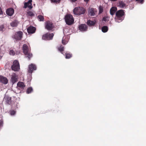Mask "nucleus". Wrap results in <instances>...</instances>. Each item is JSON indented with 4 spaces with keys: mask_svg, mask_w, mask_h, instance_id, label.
<instances>
[{
    "mask_svg": "<svg viewBox=\"0 0 146 146\" xmlns=\"http://www.w3.org/2000/svg\"><path fill=\"white\" fill-rule=\"evenodd\" d=\"M125 11L122 9H120L117 11L115 13V18L116 22H120L124 20L125 13Z\"/></svg>",
    "mask_w": 146,
    "mask_h": 146,
    "instance_id": "nucleus-1",
    "label": "nucleus"
},
{
    "mask_svg": "<svg viewBox=\"0 0 146 146\" xmlns=\"http://www.w3.org/2000/svg\"><path fill=\"white\" fill-rule=\"evenodd\" d=\"M23 50L24 53L26 55L25 57L28 58L29 60L33 56L31 53L28 50L27 46L26 44H23Z\"/></svg>",
    "mask_w": 146,
    "mask_h": 146,
    "instance_id": "nucleus-2",
    "label": "nucleus"
},
{
    "mask_svg": "<svg viewBox=\"0 0 146 146\" xmlns=\"http://www.w3.org/2000/svg\"><path fill=\"white\" fill-rule=\"evenodd\" d=\"M86 10L82 7H75L74 9V14L76 15H80L85 13Z\"/></svg>",
    "mask_w": 146,
    "mask_h": 146,
    "instance_id": "nucleus-3",
    "label": "nucleus"
},
{
    "mask_svg": "<svg viewBox=\"0 0 146 146\" xmlns=\"http://www.w3.org/2000/svg\"><path fill=\"white\" fill-rule=\"evenodd\" d=\"M64 19L67 24L70 25L73 23V18L72 15L67 14L65 16Z\"/></svg>",
    "mask_w": 146,
    "mask_h": 146,
    "instance_id": "nucleus-4",
    "label": "nucleus"
},
{
    "mask_svg": "<svg viewBox=\"0 0 146 146\" xmlns=\"http://www.w3.org/2000/svg\"><path fill=\"white\" fill-rule=\"evenodd\" d=\"M12 70L15 71H18L19 69V64L17 60H15L13 62V65L11 66Z\"/></svg>",
    "mask_w": 146,
    "mask_h": 146,
    "instance_id": "nucleus-5",
    "label": "nucleus"
},
{
    "mask_svg": "<svg viewBox=\"0 0 146 146\" xmlns=\"http://www.w3.org/2000/svg\"><path fill=\"white\" fill-rule=\"evenodd\" d=\"M23 33L21 31H19L16 33L14 36V38L17 40H20L22 37Z\"/></svg>",
    "mask_w": 146,
    "mask_h": 146,
    "instance_id": "nucleus-6",
    "label": "nucleus"
},
{
    "mask_svg": "<svg viewBox=\"0 0 146 146\" xmlns=\"http://www.w3.org/2000/svg\"><path fill=\"white\" fill-rule=\"evenodd\" d=\"M18 76L14 73H13L11 76V83L13 84L17 81Z\"/></svg>",
    "mask_w": 146,
    "mask_h": 146,
    "instance_id": "nucleus-7",
    "label": "nucleus"
},
{
    "mask_svg": "<svg viewBox=\"0 0 146 146\" xmlns=\"http://www.w3.org/2000/svg\"><path fill=\"white\" fill-rule=\"evenodd\" d=\"M53 27L52 23V22L48 21L45 23V28L48 30H52Z\"/></svg>",
    "mask_w": 146,
    "mask_h": 146,
    "instance_id": "nucleus-8",
    "label": "nucleus"
},
{
    "mask_svg": "<svg viewBox=\"0 0 146 146\" xmlns=\"http://www.w3.org/2000/svg\"><path fill=\"white\" fill-rule=\"evenodd\" d=\"M97 12L96 9L92 8L89 9L88 10L89 14L91 16H94Z\"/></svg>",
    "mask_w": 146,
    "mask_h": 146,
    "instance_id": "nucleus-9",
    "label": "nucleus"
},
{
    "mask_svg": "<svg viewBox=\"0 0 146 146\" xmlns=\"http://www.w3.org/2000/svg\"><path fill=\"white\" fill-rule=\"evenodd\" d=\"M8 80L7 78L3 76H0V82L4 84H6L8 83Z\"/></svg>",
    "mask_w": 146,
    "mask_h": 146,
    "instance_id": "nucleus-10",
    "label": "nucleus"
},
{
    "mask_svg": "<svg viewBox=\"0 0 146 146\" xmlns=\"http://www.w3.org/2000/svg\"><path fill=\"white\" fill-rule=\"evenodd\" d=\"M32 0H29L28 2L25 3L24 4V8H26L27 7H28L29 9H31L33 8V6L32 5Z\"/></svg>",
    "mask_w": 146,
    "mask_h": 146,
    "instance_id": "nucleus-11",
    "label": "nucleus"
},
{
    "mask_svg": "<svg viewBox=\"0 0 146 146\" xmlns=\"http://www.w3.org/2000/svg\"><path fill=\"white\" fill-rule=\"evenodd\" d=\"M79 29L81 31H85L87 30L88 27L85 24H81L79 26Z\"/></svg>",
    "mask_w": 146,
    "mask_h": 146,
    "instance_id": "nucleus-12",
    "label": "nucleus"
},
{
    "mask_svg": "<svg viewBox=\"0 0 146 146\" xmlns=\"http://www.w3.org/2000/svg\"><path fill=\"white\" fill-rule=\"evenodd\" d=\"M36 69V66L33 64H31L29 65L28 71L29 73H32L33 71Z\"/></svg>",
    "mask_w": 146,
    "mask_h": 146,
    "instance_id": "nucleus-13",
    "label": "nucleus"
},
{
    "mask_svg": "<svg viewBox=\"0 0 146 146\" xmlns=\"http://www.w3.org/2000/svg\"><path fill=\"white\" fill-rule=\"evenodd\" d=\"M14 10L12 8H10L7 9L6 11V14L9 16H11L13 14Z\"/></svg>",
    "mask_w": 146,
    "mask_h": 146,
    "instance_id": "nucleus-14",
    "label": "nucleus"
},
{
    "mask_svg": "<svg viewBox=\"0 0 146 146\" xmlns=\"http://www.w3.org/2000/svg\"><path fill=\"white\" fill-rule=\"evenodd\" d=\"M35 28L33 26H30L27 29V31L29 33H33L35 32Z\"/></svg>",
    "mask_w": 146,
    "mask_h": 146,
    "instance_id": "nucleus-15",
    "label": "nucleus"
},
{
    "mask_svg": "<svg viewBox=\"0 0 146 146\" xmlns=\"http://www.w3.org/2000/svg\"><path fill=\"white\" fill-rule=\"evenodd\" d=\"M117 10V8L116 7H113L110 9V14L112 15H113L115 12H116Z\"/></svg>",
    "mask_w": 146,
    "mask_h": 146,
    "instance_id": "nucleus-16",
    "label": "nucleus"
},
{
    "mask_svg": "<svg viewBox=\"0 0 146 146\" xmlns=\"http://www.w3.org/2000/svg\"><path fill=\"white\" fill-rule=\"evenodd\" d=\"M4 100L7 104H11V98L8 96H6L4 98Z\"/></svg>",
    "mask_w": 146,
    "mask_h": 146,
    "instance_id": "nucleus-17",
    "label": "nucleus"
},
{
    "mask_svg": "<svg viewBox=\"0 0 146 146\" xmlns=\"http://www.w3.org/2000/svg\"><path fill=\"white\" fill-rule=\"evenodd\" d=\"M119 6L121 8H123L126 7V5L125 3L123 1H120L119 3Z\"/></svg>",
    "mask_w": 146,
    "mask_h": 146,
    "instance_id": "nucleus-18",
    "label": "nucleus"
},
{
    "mask_svg": "<svg viewBox=\"0 0 146 146\" xmlns=\"http://www.w3.org/2000/svg\"><path fill=\"white\" fill-rule=\"evenodd\" d=\"M18 87L20 88H23L25 87V85L24 83L22 82H19L17 84Z\"/></svg>",
    "mask_w": 146,
    "mask_h": 146,
    "instance_id": "nucleus-19",
    "label": "nucleus"
},
{
    "mask_svg": "<svg viewBox=\"0 0 146 146\" xmlns=\"http://www.w3.org/2000/svg\"><path fill=\"white\" fill-rule=\"evenodd\" d=\"M95 22L94 21H92L90 20H88L87 22V24L89 26H92L95 24Z\"/></svg>",
    "mask_w": 146,
    "mask_h": 146,
    "instance_id": "nucleus-20",
    "label": "nucleus"
},
{
    "mask_svg": "<svg viewBox=\"0 0 146 146\" xmlns=\"http://www.w3.org/2000/svg\"><path fill=\"white\" fill-rule=\"evenodd\" d=\"M18 24L17 21L16 20H15L11 22L10 24L12 27H15L17 26Z\"/></svg>",
    "mask_w": 146,
    "mask_h": 146,
    "instance_id": "nucleus-21",
    "label": "nucleus"
},
{
    "mask_svg": "<svg viewBox=\"0 0 146 146\" xmlns=\"http://www.w3.org/2000/svg\"><path fill=\"white\" fill-rule=\"evenodd\" d=\"M48 33H47L43 35L42 39L43 40H49Z\"/></svg>",
    "mask_w": 146,
    "mask_h": 146,
    "instance_id": "nucleus-22",
    "label": "nucleus"
},
{
    "mask_svg": "<svg viewBox=\"0 0 146 146\" xmlns=\"http://www.w3.org/2000/svg\"><path fill=\"white\" fill-rule=\"evenodd\" d=\"M108 30V27L106 26H104L102 28V31L104 33L107 32Z\"/></svg>",
    "mask_w": 146,
    "mask_h": 146,
    "instance_id": "nucleus-23",
    "label": "nucleus"
},
{
    "mask_svg": "<svg viewBox=\"0 0 146 146\" xmlns=\"http://www.w3.org/2000/svg\"><path fill=\"white\" fill-rule=\"evenodd\" d=\"M37 18L40 21H43L44 20V17L41 15H39L37 17Z\"/></svg>",
    "mask_w": 146,
    "mask_h": 146,
    "instance_id": "nucleus-24",
    "label": "nucleus"
},
{
    "mask_svg": "<svg viewBox=\"0 0 146 146\" xmlns=\"http://www.w3.org/2000/svg\"><path fill=\"white\" fill-rule=\"evenodd\" d=\"M72 54H70L68 53H66V57L65 58H66L68 59L69 58L71 57H72Z\"/></svg>",
    "mask_w": 146,
    "mask_h": 146,
    "instance_id": "nucleus-25",
    "label": "nucleus"
},
{
    "mask_svg": "<svg viewBox=\"0 0 146 146\" xmlns=\"http://www.w3.org/2000/svg\"><path fill=\"white\" fill-rule=\"evenodd\" d=\"M33 91V89L32 88L30 87L27 90V92L28 94L31 93Z\"/></svg>",
    "mask_w": 146,
    "mask_h": 146,
    "instance_id": "nucleus-26",
    "label": "nucleus"
},
{
    "mask_svg": "<svg viewBox=\"0 0 146 146\" xmlns=\"http://www.w3.org/2000/svg\"><path fill=\"white\" fill-rule=\"evenodd\" d=\"M99 13L100 14L102 13L103 11V7L101 6H100L99 8Z\"/></svg>",
    "mask_w": 146,
    "mask_h": 146,
    "instance_id": "nucleus-27",
    "label": "nucleus"
},
{
    "mask_svg": "<svg viewBox=\"0 0 146 146\" xmlns=\"http://www.w3.org/2000/svg\"><path fill=\"white\" fill-rule=\"evenodd\" d=\"M54 36V35L53 33L49 34L48 33V37L49 40L52 39Z\"/></svg>",
    "mask_w": 146,
    "mask_h": 146,
    "instance_id": "nucleus-28",
    "label": "nucleus"
},
{
    "mask_svg": "<svg viewBox=\"0 0 146 146\" xmlns=\"http://www.w3.org/2000/svg\"><path fill=\"white\" fill-rule=\"evenodd\" d=\"M64 47L63 46L61 45L60 47L58 48V50L61 52L62 51L64 50Z\"/></svg>",
    "mask_w": 146,
    "mask_h": 146,
    "instance_id": "nucleus-29",
    "label": "nucleus"
},
{
    "mask_svg": "<svg viewBox=\"0 0 146 146\" xmlns=\"http://www.w3.org/2000/svg\"><path fill=\"white\" fill-rule=\"evenodd\" d=\"M27 14L28 15L30 16H32L34 15V14L31 11H28L27 12Z\"/></svg>",
    "mask_w": 146,
    "mask_h": 146,
    "instance_id": "nucleus-30",
    "label": "nucleus"
},
{
    "mask_svg": "<svg viewBox=\"0 0 146 146\" xmlns=\"http://www.w3.org/2000/svg\"><path fill=\"white\" fill-rule=\"evenodd\" d=\"M15 52L12 50H11L10 51L9 54L11 55H14L15 54Z\"/></svg>",
    "mask_w": 146,
    "mask_h": 146,
    "instance_id": "nucleus-31",
    "label": "nucleus"
},
{
    "mask_svg": "<svg viewBox=\"0 0 146 146\" xmlns=\"http://www.w3.org/2000/svg\"><path fill=\"white\" fill-rule=\"evenodd\" d=\"M52 2L54 3L59 2L60 1V0H51Z\"/></svg>",
    "mask_w": 146,
    "mask_h": 146,
    "instance_id": "nucleus-32",
    "label": "nucleus"
},
{
    "mask_svg": "<svg viewBox=\"0 0 146 146\" xmlns=\"http://www.w3.org/2000/svg\"><path fill=\"white\" fill-rule=\"evenodd\" d=\"M136 1L141 4L143 3L144 2V0H136Z\"/></svg>",
    "mask_w": 146,
    "mask_h": 146,
    "instance_id": "nucleus-33",
    "label": "nucleus"
},
{
    "mask_svg": "<svg viewBox=\"0 0 146 146\" xmlns=\"http://www.w3.org/2000/svg\"><path fill=\"white\" fill-rule=\"evenodd\" d=\"M67 42L66 40H63L62 39V44L65 45L67 44Z\"/></svg>",
    "mask_w": 146,
    "mask_h": 146,
    "instance_id": "nucleus-34",
    "label": "nucleus"
},
{
    "mask_svg": "<svg viewBox=\"0 0 146 146\" xmlns=\"http://www.w3.org/2000/svg\"><path fill=\"white\" fill-rule=\"evenodd\" d=\"M3 122L2 120H0V127H2L3 126Z\"/></svg>",
    "mask_w": 146,
    "mask_h": 146,
    "instance_id": "nucleus-35",
    "label": "nucleus"
},
{
    "mask_svg": "<svg viewBox=\"0 0 146 146\" xmlns=\"http://www.w3.org/2000/svg\"><path fill=\"white\" fill-rule=\"evenodd\" d=\"M15 113V112L14 111H12L11 112V115H14Z\"/></svg>",
    "mask_w": 146,
    "mask_h": 146,
    "instance_id": "nucleus-36",
    "label": "nucleus"
},
{
    "mask_svg": "<svg viewBox=\"0 0 146 146\" xmlns=\"http://www.w3.org/2000/svg\"><path fill=\"white\" fill-rule=\"evenodd\" d=\"M3 14V12L1 8L0 7V15H2Z\"/></svg>",
    "mask_w": 146,
    "mask_h": 146,
    "instance_id": "nucleus-37",
    "label": "nucleus"
},
{
    "mask_svg": "<svg viewBox=\"0 0 146 146\" xmlns=\"http://www.w3.org/2000/svg\"><path fill=\"white\" fill-rule=\"evenodd\" d=\"M3 27H4L3 25H1L0 26V28H1L2 29L3 28Z\"/></svg>",
    "mask_w": 146,
    "mask_h": 146,
    "instance_id": "nucleus-38",
    "label": "nucleus"
},
{
    "mask_svg": "<svg viewBox=\"0 0 146 146\" xmlns=\"http://www.w3.org/2000/svg\"><path fill=\"white\" fill-rule=\"evenodd\" d=\"M84 1L85 2L87 3L89 0H84Z\"/></svg>",
    "mask_w": 146,
    "mask_h": 146,
    "instance_id": "nucleus-39",
    "label": "nucleus"
},
{
    "mask_svg": "<svg viewBox=\"0 0 146 146\" xmlns=\"http://www.w3.org/2000/svg\"><path fill=\"white\" fill-rule=\"evenodd\" d=\"M110 1H117V0H110Z\"/></svg>",
    "mask_w": 146,
    "mask_h": 146,
    "instance_id": "nucleus-40",
    "label": "nucleus"
},
{
    "mask_svg": "<svg viewBox=\"0 0 146 146\" xmlns=\"http://www.w3.org/2000/svg\"><path fill=\"white\" fill-rule=\"evenodd\" d=\"M77 0H74V2L77 1Z\"/></svg>",
    "mask_w": 146,
    "mask_h": 146,
    "instance_id": "nucleus-41",
    "label": "nucleus"
},
{
    "mask_svg": "<svg viewBox=\"0 0 146 146\" xmlns=\"http://www.w3.org/2000/svg\"><path fill=\"white\" fill-rule=\"evenodd\" d=\"M71 0V1L72 2H73V0Z\"/></svg>",
    "mask_w": 146,
    "mask_h": 146,
    "instance_id": "nucleus-42",
    "label": "nucleus"
},
{
    "mask_svg": "<svg viewBox=\"0 0 146 146\" xmlns=\"http://www.w3.org/2000/svg\"><path fill=\"white\" fill-rule=\"evenodd\" d=\"M103 20H104L105 21V19H104V18H103Z\"/></svg>",
    "mask_w": 146,
    "mask_h": 146,
    "instance_id": "nucleus-43",
    "label": "nucleus"
}]
</instances>
